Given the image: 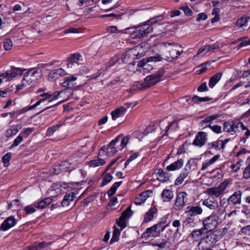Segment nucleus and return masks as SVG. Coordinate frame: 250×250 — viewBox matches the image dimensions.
<instances>
[{
  "instance_id": "37998d69",
  "label": "nucleus",
  "mask_w": 250,
  "mask_h": 250,
  "mask_svg": "<svg viewBox=\"0 0 250 250\" xmlns=\"http://www.w3.org/2000/svg\"><path fill=\"white\" fill-rule=\"evenodd\" d=\"M163 20V17L162 16H159L156 17H154L149 21H146L144 22V25H151L159 21H162Z\"/></svg>"
},
{
  "instance_id": "bb28decb",
  "label": "nucleus",
  "mask_w": 250,
  "mask_h": 250,
  "mask_svg": "<svg viewBox=\"0 0 250 250\" xmlns=\"http://www.w3.org/2000/svg\"><path fill=\"white\" fill-rule=\"evenodd\" d=\"M52 202V199L51 198H45L39 202L35 203V207H36V208L42 209L46 207L47 206L50 204Z\"/></svg>"
},
{
  "instance_id": "3c124183",
  "label": "nucleus",
  "mask_w": 250,
  "mask_h": 250,
  "mask_svg": "<svg viewBox=\"0 0 250 250\" xmlns=\"http://www.w3.org/2000/svg\"><path fill=\"white\" fill-rule=\"evenodd\" d=\"M11 157V154L9 152L7 153L2 158V162L5 167H7L9 164V161Z\"/></svg>"
},
{
  "instance_id": "2f4dec72",
  "label": "nucleus",
  "mask_w": 250,
  "mask_h": 250,
  "mask_svg": "<svg viewBox=\"0 0 250 250\" xmlns=\"http://www.w3.org/2000/svg\"><path fill=\"white\" fill-rule=\"evenodd\" d=\"M219 155H215L210 159L203 163L201 170H204L206 169L208 167L214 163L219 159Z\"/></svg>"
},
{
  "instance_id": "9b49d317",
  "label": "nucleus",
  "mask_w": 250,
  "mask_h": 250,
  "mask_svg": "<svg viewBox=\"0 0 250 250\" xmlns=\"http://www.w3.org/2000/svg\"><path fill=\"white\" fill-rule=\"evenodd\" d=\"M207 141L208 137L207 133L200 131L196 135L192 144L195 146L201 147L206 143Z\"/></svg>"
},
{
  "instance_id": "338daca9",
  "label": "nucleus",
  "mask_w": 250,
  "mask_h": 250,
  "mask_svg": "<svg viewBox=\"0 0 250 250\" xmlns=\"http://www.w3.org/2000/svg\"><path fill=\"white\" fill-rule=\"evenodd\" d=\"M181 9H182L185 14L187 16H191L192 14V11L191 10L188 6H183L181 8Z\"/></svg>"
},
{
  "instance_id": "393cba45",
  "label": "nucleus",
  "mask_w": 250,
  "mask_h": 250,
  "mask_svg": "<svg viewBox=\"0 0 250 250\" xmlns=\"http://www.w3.org/2000/svg\"><path fill=\"white\" fill-rule=\"evenodd\" d=\"M219 47V45L216 43H214L212 45H207L204 46L200 48L197 54V55L203 54V55L207 54L210 51L213 50Z\"/></svg>"
},
{
  "instance_id": "1a4fd4ad",
  "label": "nucleus",
  "mask_w": 250,
  "mask_h": 250,
  "mask_svg": "<svg viewBox=\"0 0 250 250\" xmlns=\"http://www.w3.org/2000/svg\"><path fill=\"white\" fill-rule=\"evenodd\" d=\"M193 161L192 159L188 160L185 168L181 172L179 176L175 180V184L176 185H181L185 179L188 176L190 171L191 166L192 165L191 162Z\"/></svg>"
},
{
  "instance_id": "864d4df0",
  "label": "nucleus",
  "mask_w": 250,
  "mask_h": 250,
  "mask_svg": "<svg viewBox=\"0 0 250 250\" xmlns=\"http://www.w3.org/2000/svg\"><path fill=\"white\" fill-rule=\"evenodd\" d=\"M13 46L12 42L10 39H6L3 42V47L5 50H8L11 49Z\"/></svg>"
},
{
  "instance_id": "4d7b16f0",
  "label": "nucleus",
  "mask_w": 250,
  "mask_h": 250,
  "mask_svg": "<svg viewBox=\"0 0 250 250\" xmlns=\"http://www.w3.org/2000/svg\"><path fill=\"white\" fill-rule=\"evenodd\" d=\"M210 64V62H207L205 63H202L200 65H199V67L201 68L197 71L198 74H202L205 72L207 70V65H209Z\"/></svg>"
},
{
  "instance_id": "5fc2aeb1",
  "label": "nucleus",
  "mask_w": 250,
  "mask_h": 250,
  "mask_svg": "<svg viewBox=\"0 0 250 250\" xmlns=\"http://www.w3.org/2000/svg\"><path fill=\"white\" fill-rule=\"evenodd\" d=\"M36 207H35V203L33 205L26 206L24 208V210L27 214H31L36 211Z\"/></svg>"
},
{
  "instance_id": "c756f323",
  "label": "nucleus",
  "mask_w": 250,
  "mask_h": 250,
  "mask_svg": "<svg viewBox=\"0 0 250 250\" xmlns=\"http://www.w3.org/2000/svg\"><path fill=\"white\" fill-rule=\"evenodd\" d=\"M222 75V73L219 72L212 76L209 81L208 85L212 88L215 84L220 81Z\"/></svg>"
},
{
  "instance_id": "69168bd1",
  "label": "nucleus",
  "mask_w": 250,
  "mask_h": 250,
  "mask_svg": "<svg viewBox=\"0 0 250 250\" xmlns=\"http://www.w3.org/2000/svg\"><path fill=\"white\" fill-rule=\"evenodd\" d=\"M207 18H208V15L207 14H206L205 13H201L197 15L196 21H200L202 20L204 21V20H206Z\"/></svg>"
},
{
  "instance_id": "a878e982",
  "label": "nucleus",
  "mask_w": 250,
  "mask_h": 250,
  "mask_svg": "<svg viewBox=\"0 0 250 250\" xmlns=\"http://www.w3.org/2000/svg\"><path fill=\"white\" fill-rule=\"evenodd\" d=\"M173 193L171 190L165 189L161 193V197L164 202H169L173 197Z\"/></svg>"
},
{
  "instance_id": "72a5a7b5",
  "label": "nucleus",
  "mask_w": 250,
  "mask_h": 250,
  "mask_svg": "<svg viewBox=\"0 0 250 250\" xmlns=\"http://www.w3.org/2000/svg\"><path fill=\"white\" fill-rule=\"evenodd\" d=\"M205 240L209 244H215L218 240V236L215 232H211L207 235Z\"/></svg>"
},
{
  "instance_id": "cd10ccee",
  "label": "nucleus",
  "mask_w": 250,
  "mask_h": 250,
  "mask_svg": "<svg viewBox=\"0 0 250 250\" xmlns=\"http://www.w3.org/2000/svg\"><path fill=\"white\" fill-rule=\"evenodd\" d=\"M157 212V209L156 208H150L144 215V221L146 223L150 221L154 217V215Z\"/></svg>"
},
{
  "instance_id": "c85d7f7f",
  "label": "nucleus",
  "mask_w": 250,
  "mask_h": 250,
  "mask_svg": "<svg viewBox=\"0 0 250 250\" xmlns=\"http://www.w3.org/2000/svg\"><path fill=\"white\" fill-rule=\"evenodd\" d=\"M206 193L209 195V197H215V198L219 197L222 194L219 189L217 187L207 189Z\"/></svg>"
},
{
  "instance_id": "13d9d810",
  "label": "nucleus",
  "mask_w": 250,
  "mask_h": 250,
  "mask_svg": "<svg viewBox=\"0 0 250 250\" xmlns=\"http://www.w3.org/2000/svg\"><path fill=\"white\" fill-rule=\"evenodd\" d=\"M206 127H209L211 129V130L215 133H220L222 132V128L221 126L218 125H214L213 126H211L210 125H206Z\"/></svg>"
},
{
  "instance_id": "603ef678",
  "label": "nucleus",
  "mask_w": 250,
  "mask_h": 250,
  "mask_svg": "<svg viewBox=\"0 0 250 250\" xmlns=\"http://www.w3.org/2000/svg\"><path fill=\"white\" fill-rule=\"evenodd\" d=\"M216 210H214L211 214H214L215 215V218L218 221L220 219V217L221 216L223 215L225 212V209L221 208H216Z\"/></svg>"
},
{
  "instance_id": "f3484780",
  "label": "nucleus",
  "mask_w": 250,
  "mask_h": 250,
  "mask_svg": "<svg viewBox=\"0 0 250 250\" xmlns=\"http://www.w3.org/2000/svg\"><path fill=\"white\" fill-rule=\"evenodd\" d=\"M152 191L150 190H146L136 197L134 200V203L137 205H141L144 203L147 198L152 194Z\"/></svg>"
},
{
  "instance_id": "aec40b11",
  "label": "nucleus",
  "mask_w": 250,
  "mask_h": 250,
  "mask_svg": "<svg viewBox=\"0 0 250 250\" xmlns=\"http://www.w3.org/2000/svg\"><path fill=\"white\" fill-rule=\"evenodd\" d=\"M83 58L79 53H75L71 55L68 59V63L67 64V67H71L73 63H82Z\"/></svg>"
},
{
  "instance_id": "0e129e2a",
  "label": "nucleus",
  "mask_w": 250,
  "mask_h": 250,
  "mask_svg": "<svg viewBox=\"0 0 250 250\" xmlns=\"http://www.w3.org/2000/svg\"><path fill=\"white\" fill-rule=\"evenodd\" d=\"M197 90L199 92L207 91L208 88L206 82L202 83L197 88Z\"/></svg>"
},
{
  "instance_id": "f8f14e48",
  "label": "nucleus",
  "mask_w": 250,
  "mask_h": 250,
  "mask_svg": "<svg viewBox=\"0 0 250 250\" xmlns=\"http://www.w3.org/2000/svg\"><path fill=\"white\" fill-rule=\"evenodd\" d=\"M131 105V103H125L124 105L119 107L112 111L111 112L112 118L115 120L117 118L123 116Z\"/></svg>"
},
{
  "instance_id": "20e7f679",
  "label": "nucleus",
  "mask_w": 250,
  "mask_h": 250,
  "mask_svg": "<svg viewBox=\"0 0 250 250\" xmlns=\"http://www.w3.org/2000/svg\"><path fill=\"white\" fill-rule=\"evenodd\" d=\"M120 136L117 137L114 140H113L108 145V146L102 147L100 151L99 155H102V154L106 151V154L108 157H111L114 155L118 150V148L116 147V144L119 141Z\"/></svg>"
},
{
  "instance_id": "ddd939ff",
  "label": "nucleus",
  "mask_w": 250,
  "mask_h": 250,
  "mask_svg": "<svg viewBox=\"0 0 250 250\" xmlns=\"http://www.w3.org/2000/svg\"><path fill=\"white\" fill-rule=\"evenodd\" d=\"M242 195V192L241 190L235 191L228 199V204L233 206L240 204L241 203Z\"/></svg>"
},
{
  "instance_id": "39448f33",
  "label": "nucleus",
  "mask_w": 250,
  "mask_h": 250,
  "mask_svg": "<svg viewBox=\"0 0 250 250\" xmlns=\"http://www.w3.org/2000/svg\"><path fill=\"white\" fill-rule=\"evenodd\" d=\"M162 76L163 73L159 71L155 74H152L147 76L145 79V82L142 85V87L146 88L155 84L161 81V78Z\"/></svg>"
},
{
  "instance_id": "79ce46f5",
  "label": "nucleus",
  "mask_w": 250,
  "mask_h": 250,
  "mask_svg": "<svg viewBox=\"0 0 250 250\" xmlns=\"http://www.w3.org/2000/svg\"><path fill=\"white\" fill-rule=\"evenodd\" d=\"M211 100V98L208 97H200L198 96H194L192 98V101L195 103L208 102L210 101Z\"/></svg>"
},
{
  "instance_id": "6ab92c4d",
  "label": "nucleus",
  "mask_w": 250,
  "mask_h": 250,
  "mask_svg": "<svg viewBox=\"0 0 250 250\" xmlns=\"http://www.w3.org/2000/svg\"><path fill=\"white\" fill-rule=\"evenodd\" d=\"M154 174L156 175L157 179L161 182H165L169 180L168 174L161 168L156 169Z\"/></svg>"
},
{
  "instance_id": "f03ea898",
  "label": "nucleus",
  "mask_w": 250,
  "mask_h": 250,
  "mask_svg": "<svg viewBox=\"0 0 250 250\" xmlns=\"http://www.w3.org/2000/svg\"><path fill=\"white\" fill-rule=\"evenodd\" d=\"M146 25L144 23L142 24L135 27L126 28L125 30L129 31L128 33L133 39L141 38L146 37L152 31V28L151 26H148L145 28ZM125 33H128L126 32Z\"/></svg>"
},
{
  "instance_id": "f704fd0d",
  "label": "nucleus",
  "mask_w": 250,
  "mask_h": 250,
  "mask_svg": "<svg viewBox=\"0 0 250 250\" xmlns=\"http://www.w3.org/2000/svg\"><path fill=\"white\" fill-rule=\"evenodd\" d=\"M250 20V18L248 17H242L237 20L236 25L237 26L244 28L248 25V21Z\"/></svg>"
},
{
  "instance_id": "7ed1b4c3",
  "label": "nucleus",
  "mask_w": 250,
  "mask_h": 250,
  "mask_svg": "<svg viewBox=\"0 0 250 250\" xmlns=\"http://www.w3.org/2000/svg\"><path fill=\"white\" fill-rule=\"evenodd\" d=\"M240 129L244 130L247 129L243 123L239 121H231L230 122H225L224 124V131L227 132H234L237 135L240 132Z\"/></svg>"
},
{
  "instance_id": "9d476101",
  "label": "nucleus",
  "mask_w": 250,
  "mask_h": 250,
  "mask_svg": "<svg viewBox=\"0 0 250 250\" xmlns=\"http://www.w3.org/2000/svg\"><path fill=\"white\" fill-rule=\"evenodd\" d=\"M78 78L75 75H70L63 79L62 86L66 89H74L77 87L76 81Z\"/></svg>"
},
{
  "instance_id": "423d86ee",
  "label": "nucleus",
  "mask_w": 250,
  "mask_h": 250,
  "mask_svg": "<svg viewBox=\"0 0 250 250\" xmlns=\"http://www.w3.org/2000/svg\"><path fill=\"white\" fill-rule=\"evenodd\" d=\"M214 214H211L203 221V229L208 231L213 230L217 226L218 220Z\"/></svg>"
},
{
  "instance_id": "a18cd8bd",
  "label": "nucleus",
  "mask_w": 250,
  "mask_h": 250,
  "mask_svg": "<svg viewBox=\"0 0 250 250\" xmlns=\"http://www.w3.org/2000/svg\"><path fill=\"white\" fill-rule=\"evenodd\" d=\"M18 132L19 130L16 127L12 126L10 128L6 131L5 133V136L6 137L9 138L14 135H15Z\"/></svg>"
},
{
  "instance_id": "b1692460",
  "label": "nucleus",
  "mask_w": 250,
  "mask_h": 250,
  "mask_svg": "<svg viewBox=\"0 0 250 250\" xmlns=\"http://www.w3.org/2000/svg\"><path fill=\"white\" fill-rule=\"evenodd\" d=\"M184 160L182 159H178L177 161L171 164L166 167L167 171H174L181 168L184 165Z\"/></svg>"
},
{
  "instance_id": "09e8293b",
  "label": "nucleus",
  "mask_w": 250,
  "mask_h": 250,
  "mask_svg": "<svg viewBox=\"0 0 250 250\" xmlns=\"http://www.w3.org/2000/svg\"><path fill=\"white\" fill-rule=\"evenodd\" d=\"M60 125H57L49 127L46 131V135L51 136L53 135L60 127Z\"/></svg>"
},
{
  "instance_id": "4be33fe9",
  "label": "nucleus",
  "mask_w": 250,
  "mask_h": 250,
  "mask_svg": "<svg viewBox=\"0 0 250 250\" xmlns=\"http://www.w3.org/2000/svg\"><path fill=\"white\" fill-rule=\"evenodd\" d=\"M159 235V231H157L153 227V226L147 228L146 231L143 234V237L146 239L152 237H155Z\"/></svg>"
},
{
  "instance_id": "5701e85b",
  "label": "nucleus",
  "mask_w": 250,
  "mask_h": 250,
  "mask_svg": "<svg viewBox=\"0 0 250 250\" xmlns=\"http://www.w3.org/2000/svg\"><path fill=\"white\" fill-rule=\"evenodd\" d=\"M33 82V80L31 79L30 77L26 72L24 74L23 79L21 81V83L17 86V89L18 90L21 89L24 86H29L32 85Z\"/></svg>"
},
{
  "instance_id": "58836bf2",
  "label": "nucleus",
  "mask_w": 250,
  "mask_h": 250,
  "mask_svg": "<svg viewBox=\"0 0 250 250\" xmlns=\"http://www.w3.org/2000/svg\"><path fill=\"white\" fill-rule=\"evenodd\" d=\"M121 183L122 182H115L114 184H113L112 187L110 188L108 190L107 192V194L108 196H112L115 193L117 189L121 185Z\"/></svg>"
},
{
  "instance_id": "774afa93",
  "label": "nucleus",
  "mask_w": 250,
  "mask_h": 250,
  "mask_svg": "<svg viewBox=\"0 0 250 250\" xmlns=\"http://www.w3.org/2000/svg\"><path fill=\"white\" fill-rule=\"evenodd\" d=\"M241 232L244 234L250 235V225L242 228L241 229Z\"/></svg>"
},
{
  "instance_id": "6e6d98bb",
  "label": "nucleus",
  "mask_w": 250,
  "mask_h": 250,
  "mask_svg": "<svg viewBox=\"0 0 250 250\" xmlns=\"http://www.w3.org/2000/svg\"><path fill=\"white\" fill-rule=\"evenodd\" d=\"M178 128V124L176 122L173 121L172 122L168 125L167 126L166 128V133L168 132V131H174L176 130Z\"/></svg>"
},
{
  "instance_id": "680f3d73",
  "label": "nucleus",
  "mask_w": 250,
  "mask_h": 250,
  "mask_svg": "<svg viewBox=\"0 0 250 250\" xmlns=\"http://www.w3.org/2000/svg\"><path fill=\"white\" fill-rule=\"evenodd\" d=\"M228 185V183L227 182H222L220 184V185L217 187L219 189V190L221 191V193L222 194L225 190H226L227 187Z\"/></svg>"
},
{
  "instance_id": "412c9836",
  "label": "nucleus",
  "mask_w": 250,
  "mask_h": 250,
  "mask_svg": "<svg viewBox=\"0 0 250 250\" xmlns=\"http://www.w3.org/2000/svg\"><path fill=\"white\" fill-rule=\"evenodd\" d=\"M161 58L160 55H158L157 56L151 57L147 59L146 61L145 59H143L138 62V66L140 67H147L149 65V64H148V62L160 61L161 60Z\"/></svg>"
},
{
  "instance_id": "052dcab7",
  "label": "nucleus",
  "mask_w": 250,
  "mask_h": 250,
  "mask_svg": "<svg viewBox=\"0 0 250 250\" xmlns=\"http://www.w3.org/2000/svg\"><path fill=\"white\" fill-rule=\"evenodd\" d=\"M243 177L246 179L250 178V164L245 168L243 172Z\"/></svg>"
},
{
  "instance_id": "ea45409f",
  "label": "nucleus",
  "mask_w": 250,
  "mask_h": 250,
  "mask_svg": "<svg viewBox=\"0 0 250 250\" xmlns=\"http://www.w3.org/2000/svg\"><path fill=\"white\" fill-rule=\"evenodd\" d=\"M105 164V161L103 159H98L90 161L89 163V166L92 167H96L102 166Z\"/></svg>"
},
{
  "instance_id": "a211bd4d",
  "label": "nucleus",
  "mask_w": 250,
  "mask_h": 250,
  "mask_svg": "<svg viewBox=\"0 0 250 250\" xmlns=\"http://www.w3.org/2000/svg\"><path fill=\"white\" fill-rule=\"evenodd\" d=\"M76 193L71 192L66 194L62 202V205L63 207H68L70 203L76 198Z\"/></svg>"
},
{
  "instance_id": "dca6fc26",
  "label": "nucleus",
  "mask_w": 250,
  "mask_h": 250,
  "mask_svg": "<svg viewBox=\"0 0 250 250\" xmlns=\"http://www.w3.org/2000/svg\"><path fill=\"white\" fill-rule=\"evenodd\" d=\"M203 204L211 210H215L218 208V201L213 197H208V198L203 201Z\"/></svg>"
},
{
  "instance_id": "c9c22d12",
  "label": "nucleus",
  "mask_w": 250,
  "mask_h": 250,
  "mask_svg": "<svg viewBox=\"0 0 250 250\" xmlns=\"http://www.w3.org/2000/svg\"><path fill=\"white\" fill-rule=\"evenodd\" d=\"M134 51L133 49H131L127 52L123 58V61L125 63H129L130 61L133 60L135 59Z\"/></svg>"
},
{
  "instance_id": "0eeeda50",
  "label": "nucleus",
  "mask_w": 250,
  "mask_h": 250,
  "mask_svg": "<svg viewBox=\"0 0 250 250\" xmlns=\"http://www.w3.org/2000/svg\"><path fill=\"white\" fill-rule=\"evenodd\" d=\"M187 201L188 194L185 192H179L176 197L173 208L176 210H182Z\"/></svg>"
},
{
  "instance_id": "2eb2a0df",
  "label": "nucleus",
  "mask_w": 250,
  "mask_h": 250,
  "mask_svg": "<svg viewBox=\"0 0 250 250\" xmlns=\"http://www.w3.org/2000/svg\"><path fill=\"white\" fill-rule=\"evenodd\" d=\"M203 212V209L199 206H189L187 208L186 213L190 217L200 215Z\"/></svg>"
},
{
  "instance_id": "bf43d9fd",
  "label": "nucleus",
  "mask_w": 250,
  "mask_h": 250,
  "mask_svg": "<svg viewBox=\"0 0 250 250\" xmlns=\"http://www.w3.org/2000/svg\"><path fill=\"white\" fill-rule=\"evenodd\" d=\"M23 140V137L21 135H19L14 140L13 144L11 145V147H14L18 146Z\"/></svg>"
},
{
  "instance_id": "49530a36",
  "label": "nucleus",
  "mask_w": 250,
  "mask_h": 250,
  "mask_svg": "<svg viewBox=\"0 0 250 250\" xmlns=\"http://www.w3.org/2000/svg\"><path fill=\"white\" fill-rule=\"evenodd\" d=\"M172 226L174 228H176L177 229L174 233V237L175 238L178 234L181 235V233L179 230V228L181 226V222L178 220H175L172 222Z\"/></svg>"
},
{
  "instance_id": "a19ab883",
  "label": "nucleus",
  "mask_w": 250,
  "mask_h": 250,
  "mask_svg": "<svg viewBox=\"0 0 250 250\" xmlns=\"http://www.w3.org/2000/svg\"><path fill=\"white\" fill-rule=\"evenodd\" d=\"M53 242H46L44 241L38 243L36 246L38 250H42L43 249L47 250V249L53 244Z\"/></svg>"
},
{
  "instance_id": "8fccbe9b",
  "label": "nucleus",
  "mask_w": 250,
  "mask_h": 250,
  "mask_svg": "<svg viewBox=\"0 0 250 250\" xmlns=\"http://www.w3.org/2000/svg\"><path fill=\"white\" fill-rule=\"evenodd\" d=\"M120 235V231L119 230L115 229L113 232L112 237L110 240V243L112 244L114 242L118 241Z\"/></svg>"
},
{
  "instance_id": "4c0bfd02",
  "label": "nucleus",
  "mask_w": 250,
  "mask_h": 250,
  "mask_svg": "<svg viewBox=\"0 0 250 250\" xmlns=\"http://www.w3.org/2000/svg\"><path fill=\"white\" fill-rule=\"evenodd\" d=\"M9 80L11 78H14L18 76V75L22 74V71L19 68H12V69L8 71Z\"/></svg>"
},
{
  "instance_id": "473e14b6",
  "label": "nucleus",
  "mask_w": 250,
  "mask_h": 250,
  "mask_svg": "<svg viewBox=\"0 0 250 250\" xmlns=\"http://www.w3.org/2000/svg\"><path fill=\"white\" fill-rule=\"evenodd\" d=\"M26 73L31 79L33 80V83L35 82L40 77V73L38 72V69L36 68L29 69Z\"/></svg>"
},
{
  "instance_id": "e2e57ef3",
  "label": "nucleus",
  "mask_w": 250,
  "mask_h": 250,
  "mask_svg": "<svg viewBox=\"0 0 250 250\" xmlns=\"http://www.w3.org/2000/svg\"><path fill=\"white\" fill-rule=\"evenodd\" d=\"M129 140V137L128 136L124 137L121 142V148L122 149L125 147L126 145L128 143Z\"/></svg>"
},
{
  "instance_id": "6e6552de",
  "label": "nucleus",
  "mask_w": 250,
  "mask_h": 250,
  "mask_svg": "<svg viewBox=\"0 0 250 250\" xmlns=\"http://www.w3.org/2000/svg\"><path fill=\"white\" fill-rule=\"evenodd\" d=\"M133 212L131 211L130 207H128L125 211H124L119 219L116 220L117 225L120 227L121 229H123L126 226V221L132 215Z\"/></svg>"
},
{
  "instance_id": "4468645a",
  "label": "nucleus",
  "mask_w": 250,
  "mask_h": 250,
  "mask_svg": "<svg viewBox=\"0 0 250 250\" xmlns=\"http://www.w3.org/2000/svg\"><path fill=\"white\" fill-rule=\"evenodd\" d=\"M16 223V219L13 216H10L7 218L1 224L0 227V230H7L14 227Z\"/></svg>"
},
{
  "instance_id": "7c9ffc66",
  "label": "nucleus",
  "mask_w": 250,
  "mask_h": 250,
  "mask_svg": "<svg viewBox=\"0 0 250 250\" xmlns=\"http://www.w3.org/2000/svg\"><path fill=\"white\" fill-rule=\"evenodd\" d=\"M221 117L220 114H214L206 117L203 120L200 122V125L201 126L207 125V124L211 123L213 121L217 119V118Z\"/></svg>"
},
{
  "instance_id": "c03bdc74",
  "label": "nucleus",
  "mask_w": 250,
  "mask_h": 250,
  "mask_svg": "<svg viewBox=\"0 0 250 250\" xmlns=\"http://www.w3.org/2000/svg\"><path fill=\"white\" fill-rule=\"evenodd\" d=\"M113 179L112 176L109 173L105 174L103 179V181L101 184V187L104 186L109 182H110Z\"/></svg>"
},
{
  "instance_id": "de8ad7c7",
  "label": "nucleus",
  "mask_w": 250,
  "mask_h": 250,
  "mask_svg": "<svg viewBox=\"0 0 250 250\" xmlns=\"http://www.w3.org/2000/svg\"><path fill=\"white\" fill-rule=\"evenodd\" d=\"M205 229L203 228H202L201 229L193 230L191 233V237L194 239L198 238L199 237L202 235V234H203V231Z\"/></svg>"
},
{
  "instance_id": "e433bc0d",
  "label": "nucleus",
  "mask_w": 250,
  "mask_h": 250,
  "mask_svg": "<svg viewBox=\"0 0 250 250\" xmlns=\"http://www.w3.org/2000/svg\"><path fill=\"white\" fill-rule=\"evenodd\" d=\"M208 148H214L216 149H223V140H218L217 141L208 144Z\"/></svg>"
},
{
  "instance_id": "f257e3e1",
  "label": "nucleus",
  "mask_w": 250,
  "mask_h": 250,
  "mask_svg": "<svg viewBox=\"0 0 250 250\" xmlns=\"http://www.w3.org/2000/svg\"><path fill=\"white\" fill-rule=\"evenodd\" d=\"M160 46L163 56L161 60L163 59L168 62L177 59L183 52L181 46L174 42H163Z\"/></svg>"
}]
</instances>
